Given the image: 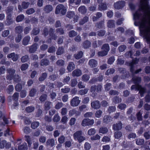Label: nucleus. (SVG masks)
I'll return each mask as SVG.
<instances>
[{
  "label": "nucleus",
  "instance_id": "obj_25",
  "mask_svg": "<svg viewBox=\"0 0 150 150\" xmlns=\"http://www.w3.org/2000/svg\"><path fill=\"white\" fill-rule=\"evenodd\" d=\"M75 16V13L74 11H69L67 13V16L69 18H71Z\"/></svg>",
  "mask_w": 150,
  "mask_h": 150
},
{
  "label": "nucleus",
  "instance_id": "obj_58",
  "mask_svg": "<svg viewBox=\"0 0 150 150\" xmlns=\"http://www.w3.org/2000/svg\"><path fill=\"white\" fill-rule=\"evenodd\" d=\"M77 35V33L74 30H71L69 33V35L70 37H74Z\"/></svg>",
  "mask_w": 150,
  "mask_h": 150
},
{
  "label": "nucleus",
  "instance_id": "obj_30",
  "mask_svg": "<svg viewBox=\"0 0 150 150\" xmlns=\"http://www.w3.org/2000/svg\"><path fill=\"white\" fill-rule=\"evenodd\" d=\"M51 103L50 102H46L45 103V108L46 110H48L50 108V105Z\"/></svg>",
  "mask_w": 150,
  "mask_h": 150
},
{
  "label": "nucleus",
  "instance_id": "obj_28",
  "mask_svg": "<svg viewBox=\"0 0 150 150\" xmlns=\"http://www.w3.org/2000/svg\"><path fill=\"white\" fill-rule=\"evenodd\" d=\"M108 129L106 127H102L100 128L99 132L103 134H105L108 132Z\"/></svg>",
  "mask_w": 150,
  "mask_h": 150
},
{
  "label": "nucleus",
  "instance_id": "obj_27",
  "mask_svg": "<svg viewBox=\"0 0 150 150\" xmlns=\"http://www.w3.org/2000/svg\"><path fill=\"white\" fill-rule=\"evenodd\" d=\"M90 42L88 41H86L83 44L82 46L84 48H87L90 46Z\"/></svg>",
  "mask_w": 150,
  "mask_h": 150
},
{
  "label": "nucleus",
  "instance_id": "obj_55",
  "mask_svg": "<svg viewBox=\"0 0 150 150\" xmlns=\"http://www.w3.org/2000/svg\"><path fill=\"white\" fill-rule=\"evenodd\" d=\"M28 65L27 64H24L22 65L21 67L22 71H24L28 67Z\"/></svg>",
  "mask_w": 150,
  "mask_h": 150
},
{
  "label": "nucleus",
  "instance_id": "obj_47",
  "mask_svg": "<svg viewBox=\"0 0 150 150\" xmlns=\"http://www.w3.org/2000/svg\"><path fill=\"white\" fill-rule=\"evenodd\" d=\"M23 28L21 26L17 27L16 28V31L18 33H20L22 31Z\"/></svg>",
  "mask_w": 150,
  "mask_h": 150
},
{
  "label": "nucleus",
  "instance_id": "obj_57",
  "mask_svg": "<svg viewBox=\"0 0 150 150\" xmlns=\"http://www.w3.org/2000/svg\"><path fill=\"white\" fill-rule=\"evenodd\" d=\"M36 92V91L35 89H32L30 92V96H33Z\"/></svg>",
  "mask_w": 150,
  "mask_h": 150
},
{
  "label": "nucleus",
  "instance_id": "obj_39",
  "mask_svg": "<svg viewBox=\"0 0 150 150\" xmlns=\"http://www.w3.org/2000/svg\"><path fill=\"white\" fill-rule=\"evenodd\" d=\"M13 89L14 88L13 86V85H10L8 87L7 92L9 93H10L13 91Z\"/></svg>",
  "mask_w": 150,
  "mask_h": 150
},
{
  "label": "nucleus",
  "instance_id": "obj_31",
  "mask_svg": "<svg viewBox=\"0 0 150 150\" xmlns=\"http://www.w3.org/2000/svg\"><path fill=\"white\" fill-rule=\"evenodd\" d=\"M114 22L113 20H110L107 23V26L110 28H111L114 26Z\"/></svg>",
  "mask_w": 150,
  "mask_h": 150
},
{
  "label": "nucleus",
  "instance_id": "obj_18",
  "mask_svg": "<svg viewBox=\"0 0 150 150\" xmlns=\"http://www.w3.org/2000/svg\"><path fill=\"white\" fill-rule=\"evenodd\" d=\"M78 11L82 14L85 13L87 11V9L85 6H80L78 9Z\"/></svg>",
  "mask_w": 150,
  "mask_h": 150
},
{
  "label": "nucleus",
  "instance_id": "obj_19",
  "mask_svg": "<svg viewBox=\"0 0 150 150\" xmlns=\"http://www.w3.org/2000/svg\"><path fill=\"white\" fill-rule=\"evenodd\" d=\"M122 128V124L121 122L118 124H115L113 125V128L114 129L117 130H119Z\"/></svg>",
  "mask_w": 150,
  "mask_h": 150
},
{
  "label": "nucleus",
  "instance_id": "obj_42",
  "mask_svg": "<svg viewBox=\"0 0 150 150\" xmlns=\"http://www.w3.org/2000/svg\"><path fill=\"white\" fill-rule=\"evenodd\" d=\"M34 108L33 106H29L26 108V110L28 112H31L34 110Z\"/></svg>",
  "mask_w": 150,
  "mask_h": 150
},
{
  "label": "nucleus",
  "instance_id": "obj_24",
  "mask_svg": "<svg viewBox=\"0 0 150 150\" xmlns=\"http://www.w3.org/2000/svg\"><path fill=\"white\" fill-rule=\"evenodd\" d=\"M107 8V6L106 4L103 3L99 5L98 8L99 10L102 11L106 10Z\"/></svg>",
  "mask_w": 150,
  "mask_h": 150
},
{
  "label": "nucleus",
  "instance_id": "obj_35",
  "mask_svg": "<svg viewBox=\"0 0 150 150\" xmlns=\"http://www.w3.org/2000/svg\"><path fill=\"white\" fill-rule=\"evenodd\" d=\"M24 18V17L23 15H21L18 16L16 18V21L17 22H19L22 21Z\"/></svg>",
  "mask_w": 150,
  "mask_h": 150
},
{
  "label": "nucleus",
  "instance_id": "obj_23",
  "mask_svg": "<svg viewBox=\"0 0 150 150\" xmlns=\"http://www.w3.org/2000/svg\"><path fill=\"white\" fill-rule=\"evenodd\" d=\"M122 4L121 1L117 2L114 4V7L116 9H119L121 8Z\"/></svg>",
  "mask_w": 150,
  "mask_h": 150
},
{
  "label": "nucleus",
  "instance_id": "obj_63",
  "mask_svg": "<svg viewBox=\"0 0 150 150\" xmlns=\"http://www.w3.org/2000/svg\"><path fill=\"white\" fill-rule=\"evenodd\" d=\"M22 86L19 83H18L15 87L16 90L17 91H20L22 89Z\"/></svg>",
  "mask_w": 150,
  "mask_h": 150
},
{
  "label": "nucleus",
  "instance_id": "obj_43",
  "mask_svg": "<svg viewBox=\"0 0 150 150\" xmlns=\"http://www.w3.org/2000/svg\"><path fill=\"white\" fill-rule=\"evenodd\" d=\"M107 52H105L103 50L100 52H99L98 53V56H103L106 55L107 54Z\"/></svg>",
  "mask_w": 150,
  "mask_h": 150
},
{
  "label": "nucleus",
  "instance_id": "obj_32",
  "mask_svg": "<svg viewBox=\"0 0 150 150\" xmlns=\"http://www.w3.org/2000/svg\"><path fill=\"white\" fill-rule=\"evenodd\" d=\"M39 125V123L38 122H34L31 124V127L33 129H35L38 127Z\"/></svg>",
  "mask_w": 150,
  "mask_h": 150
},
{
  "label": "nucleus",
  "instance_id": "obj_51",
  "mask_svg": "<svg viewBox=\"0 0 150 150\" xmlns=\"http://www.w3.org/2000/svg\"><path fill=\"white\" fill-rule=\"evenodd\" d=\"M144 140L142 139H138L136 141V144L139 145L143 144L144 142Z\"/></svg>",
  "mask_w": 150,
  "mask_h": 150
},
{
  "label": "nucleus",
  "instance_id": "obj_37",
  "mask_svg": "<svg viewBox=\"0 0 150 150\" xmlns=\"http://www.w3.org/2000/svg\"><path fill=\"white\" fill-rule=\"evenodd\" d=\"M96 133V130L93 128H91L88 130V134L89 135H91L94 134Z\"/></svg>",
  "mask_w": 150,
  "mask_h": 150
},
{
  "label": "nucleus",
  "instance_id": "obj_61",
  "mask_svg": "<svg viewBox=\"0 0 150 150\" xmlns=\"http://www.w3.org/2000/svg\"><path fill=\"white\" fill-rule=\"evenodd\" d=\"M28 56L25 55L22 57L21 58V61L23 62H26L28 60Z\"/></svg>",
  "mask_w": 150,
  "mask_h": 150
},
{
  "label": "nucleus",
  "instance_id": "obj_44",
  "mask_svg": "<svg viewBox=\"0 0 150 150\" xmlns=\"http://www.w3.org/2000/svg\"><path fill=\"white\" fill-rule=\"evenodd\" d=\"M82 80L84 81H87L89 79L90 77L88 75L84 74L82 76Z\"/></svg>",
  "mask_w": 150,
  "mask_h": 150
},
{
  "label": "nucleus",
  "instance_id": "obj_15",
  "mask_svg": "<svg viewBox=\"0 0 150 150\" xmlns=\"http://www.w3.org/2000/svg\"><path fill=\"white\" fill-rule=\"evenodd\" d=\"M30 37L29 36H26L24 37L22 43L24 45H27L28 44L30 40Z\"/></svg>",
  "mask_w": 150,
  "mask_h": 150
},
{
  "label": "nucleus",
  "instance_id": "obj_64",
  "mask_svg": "<svg viewBox=\"0 0 150 150\" xmlns=\"http://www.w3.org/2000/svg\"><path fill=\"white\" fill-rule=\"evenodd\" d=\"M47 95L44 94L42 95L40 98V100L41 101H44L46 99Z\"/></svg>",
  "mask_w": 150,
  "mask_h": 150
},
{
  "label": "nucleus",
  "instance_id": "obj_48",
  "mask_svg": "<svg viewBox=\"0 0 150 150\" xmlns=\"http://www.w3.org/2000/svg\"><path fill=\"white\" fill-rule=\"evenodd\" d=\"M63 104L62 103L58 102L55 106V108L57 109H59L62 108L63 106Z\"/></svg>",
  "mask_w": 150,
  "mask_h": 150
},
{
  "label": "nucleus",
  "instance_id": "obj_26",
  "mask_svg": "<svg viewBox=\"0 0 150 150\" xmlns=\"http://www.w3.org/2000/svg\"><path fill=\"white\" fill-rule=\"evenodd\" d=\"M47 144L49 145L52 146L55 145L54 140L53 139L48 140L46 142Z\"/></svg>",
  "mask_w": 150,
  "mask_h": 150
},
{
  "label": "nucleus",
  "instance_id": "obj_14",
  "mask_svg": "<svg viewBox=\"0 0 150 150\" xmlns=\"http://www.w3.org/2000/svg\"><path fill=\"white\" fill-rule=\"evenodd\" d=\"M53 10V7L50 5H47L44 8V10L47 13H48Z\"/></svg>",
  "mask_w": 150,
  "mask_h": 150
},
{
  "label": "nucleus",
  "instance_id": "obj_49",
  "mask_svg": "<svg viewBox=\"0 0 150 150\" xmlns=\"http://www.w3.org/2000/svg\"><path fill=\"white\" fill-rule=\"evenodd\" d=\"M65 139V137L64 136H62L58 138V141L60 143L62 144L64 142Z\"/></svg>",
  "mask_w": 150,
  "mask_h": 150
},
{
  "label": "nucleus",
  "instance_id": "obj_62",
  "mask_svg": "<svg viewBox=\"0 0 150 150\" xmlns=\"http://www.w3.org/2000/svg\"><path fill=\"white\" fill-rule=\"evenodd\" d=\"M77 81L76 79H74L71 81V86L72 87H74L77 84Z\"/></svg>",
  "mask_w": 150,
  "mask_h": 150
},
{
  "label": "nucleus",
  "instance_id": "obj_53",
  "mask_svg": "<svg viewBox=\"0 0 150 150\" xmlns=\"http://www.w3.org/2000/svg\"><path fill=\"white\" fill-rule=\"evenodd\" d=\"M110 140V139L109 137L107 136H104L102 138V141L105 142H109Z\"/></svg>",
  "mask_w": 150,
  "mask_h": 150
},
{
  "label": "nucleus",
  "instance_id": "obj_38",
  "mask_svg": "<svg viewBox=\"0 0 150 150\" xmlns=\"http://www.w3.org/2000/svg\"><path fill=\"white\" fill-rule=\"evenodd\" d=\"M82 55L83 52L81 51H80L76 54H75L74 57L76 59H79L82 57Z\"/></svg>",
  "mask_w": 150,
  "mask_h": 150
},
{
  "label": "nucleus",
  "instance_id": "obj_60",
  "mask_svg": "<svg viewBox=\"0 0 150 150\" xmlns=\"http://www.w3.org/2000/svg\"><path fill=\"white\" fill-rule=\"evenodd\" d=\"M47 75L46 73H44L40 77L39 79L40 81H42L45 79Z\"/></svg>",
  "mask_w": 150,
  "mask_h": 150
},
{
  "label": "nucleus",
  "instance_id": "obj_10",
  "mask_svg": "<svg viewBox=\"0 0 150 150\" xmlns=\"http://www.w3.org/2000/svg\"><path fill=\"white\" fill-rule=\"evenodd\" d=\"M91 106L94 109H97L100 107V104L98 101H94L91 103Z\"/></svg>",
  "mask_w": 150,
  "mask_h": 150
},
{
  "label": "nucleus",
  "instance_id": "obj_54",
  "mask_svg": "<svg viewBox=\"0 0 150 150\" xmlns=\"http://www.w3.org/2000/svg\"><path fill=\"white\" fill-rule=\"evenodd\" d=\"M9 31L8 30H6L4 31L2 35L3 37H7L9 34Z\"/></svg>",
  "mask_w": 150,
  "mask_h": 150
},
{
  "label": "nucleus",
  "instance_id": "obj_16",
  "mask_svg": "<svg viewBox=\"0 0 150 150\" xmlns=\"http://www.w3.org/2000/svg\"><path fill=\"white\" fill-rule=\"evenodd\" d=\"M112 120L111 117L109 116H105L103 119V122L104 123H108L111 122Z\"/></svg>",
  "mask_w": 150,
  "mask_h": 150
},
{
  "label": "nucleus",
  "instance_id": "obj_59",
  "mask_svg": "<svg viewBox=\"0 0 150 150\" xmlns=\"http://www.w3.org/2000/svg\"><path fill=\"white\" fill-rule=\"evenodd\" d=\"M35 12L34 10L32 8H31L28 10L26 11V13L30 15L32 14Z\"/></svg>",
  "mask_w": 150,
  "mask_h": 150
},
{
  "label": "nucleus",
  "instance_id": "obj_41",
  "mask_svg": "<svg viewBox=\"0 0 150 150\" xmlns=\"http://www.w3.org/2000/svg\"><path fill=\"white\" fill-rule=\"evenodd\" d=\"M115 72V70L114 69L111 68L108 69L106 72L105 74L108 75L109 74H113Z\"/></svg>",
  "mask_w": 150,
  "mask_h": 150
},
{
  "label": "nucleus",
  "instance_id": "obj_40",
  "mask_svg": "<svg viewBox=\"0 0 150 150\" xmlns=\"http://www.w3.org/2000/svg\"><path fill=\"white\" fill-rule=\"evenodd\" d=\"M64 52V49L62 47H59L58 49L56 54L58 55H60Z\"/></svg>",
  "mask_w": 150,
  "mask_h": 150
},
{
  "label": "nucleus",
  "instance_id": "obj_36",
  "mask_svg": "<svg viewBox=\"0 0 150 150\" xmlns=\"http://www.w3.org/2000/svg\"><path fill=\"white\" fill-rule=\"evenodd\" d=\"M60 120V117L58 114L55 115L53 119V120L54 122H58Z\"/></svg>",
  "mask_w": 150,
  "mask_h": 150
},
{
  "label": "nucleus",
  "instance_id": "obj_17",
  "mask_svg": "<svg viewBox=\"0 0 150 150\" xmlns=\"http://www.w3.org/2000/svg\"><path fill=\"white\" fill-rule=\"evenodd\" d=\"M38 48V45L34 44L31 46L30 48L29 52L31 53L34 52L37 50Z\"/></svg>",
  "mask_w": 150,
  "mask_h": 150
},
{
  "label": "nucleus",
  "instance_id": "obj_7",
  "mask_svg": "<svg viewBox=\"0 0 150 150\" xmlns=\"http://www.w3.org/2000/svg\"><path fill=\"white\" fill-rule=\"evenodd\" d=\"M7 72L8 73L7 76V79L10 80L13 79L14 74L15 72V70L9 69L8 70Z\"/></svg>",
  "mask_w": 150,
  "mask_h": 150
},
{
  "label": "nucleus",
  "instance_id": "obj_13",
  "mask_svg": "<svg viewBox=\"0 0 150 150\" xmlns=\"http://www.w3.org/2000/svg\"><path fill=\"white\" fill-rule=\"evenodd\" d=\"M81 0H69V5H78L81 2Z\"/></svg>",
  "mask_w": 150,
  "mask_h": 150
},
{
  "label": "nucleus",
  "instance_id": "obj_29",
  "mask_svg": "<svg viewBox=\"0 0 150 150\" xmlns=\"http://www.w3.org/2000/svg\"><path fill=\"white\" fill-rule=\"evenodd\" d=\"M25 140L27 142L28 146L29 147H30L31 146L32 144V142L30 140V137L28 136H25Z\"/></svg>",
  "mask_w": 150,
  "mask_h": 150
},
{
  "label": "nucleus",
  "instance_id": "obj_1",
  "mask_svg": "<svg viewBox=\"0 0 150 150\" xmlns=\"http://www.w3.org/2000/svg\"><path fill=\"white\" fill-rule=\"evenodd\" d=\"M140 10L144 15L141 14L139 11L134 14V19L140 20L138 22L135 21L134 24L139 26L141 34L150 44V9L147 0H140Z\"/></svg>",
  "mask_w": 150,
  "mask_h": 150
},
{
  "label": "nucleus",
  "instance_id": "obj_50",
  "mask_svg": "<svg viewBox=\"0 0 150 150\" xmlns=\"http://www.w3.org/2000/svg\"><path fill=\"white\" fill-rule=\"evenodd\" d=\"M19 97V93H15L13 96V99L16 101L18 100Z\"/></svg>",
  "mask_w": 150,
  "mask_h": 150
},
{
  "label": "nucleus",
  "instance_id": "obj_11",
  "mask_svg": "<svg viewBox=\"0 0 150 150\" xmlns=\"http://www.w3.org/2000/svg\"><path fill=\"white\" fill-rule=\"evenodd\" d=\"M82 74L81 71L78 69L74 70L72 73V75L74 76H79L81 75Z\"/></svg>",
  "mask_w": 150,
  "mask_h": 150
},
{
  "label": "nucleus",
  "instance_id": "obj_20",
  "mask_svg": "<svg viewBox=\"0 0 150 150\" xmlns=\"http://www.w3.org/2000/svg\"><path fill=\"white\" fill-rule=\"evenodd\" d=\"M18 150H27V144L26 143H24L22 145L18 146Z\"/></svg>",
  "mask_w": 150,
  "mask_h": 150
},
{
  "label": "nucleus",
  "instance_id": "obj_34",
  "mask_svg": "<svg viewBox=\"0 0 150 150\" xmlns=\"http://www.w3.org/2000/svg\"><path fill=\"white\" fill-rule=\"evenodd\" d=\"M88 89L87 88H85L84 89H82L80 90L79 91V94L81 95H84L88 92Z\"/></svg>",
  "mask_w": 150,
  "mask_h": 150
},
{
  "label": "nucleus",
  "instance_id": "obj_22",
  "mask_svg": "<svg viewBox=\"0 0 150 150\" xmlns=\"http://www.w3.org/2000/svg\"><path fill=\"white\" fill-rule=\"evenodd\" d=\"M102 49L105 52H107L108 53L110 50V47L109 45L108 44L103 45L102 48Z\"/></svg>",
  "mask_w": 150,
  "mask_h": 150
},
{
  "label": "nucleus",
  "instance_id": "obj_8",
  "mask_svg": "<svg viewBox=\"0 0 150 150\" xmlns=\"http://www.w3.org/2000/svg\"><path fill=\"white\" fill-rule=\"evenodd\" d=\"M11 146L10 143H7V142L4 140L0 142V148H3L5 147L6 148H9Z\"/></svg>",
  "mask_w": 150,
  "mask_h": 150
},
{
  "label": "nucleus",
  "instance_id": "obj_45",
  "mask_svg": "<svg viewBox=\"0 0 150 150\" xmlns=\"http://www.w3.org/2000/svg\"><path fill=\"white\" fill-rule=\"evenodd\" d=\"M49 63V61L47 59H43L41 61V65H47Z\"/></svg>",
  "mask_w": 150,
  "mask_h": 150
},
{
  "label": "nucleus",
  "instance_id": "obj_52",
  "mask_svg": "<svg viewBox=\"0 0 150 150\" xmlns=\"http://www.w3.org/2000/svg\"><path fill=\"white\" fill-rule=\"evenodd\" d=\"M100 137L98 134H96L95 136H94L91 137V140H97L100 139Z\"/></svg>",
  "mask_w": 150,
  "mask_h": 150
},
{
  "label": "nucleus",
  "instance_id": "obj_2",
  "mask_svg": "<svg viewBox=\"0 0 150 150\" xmlns=\"http://www.w3.org/2000/svg\"><path fill=\"white\" fill-rule=\"evenodd\" d=\"M67 9V7L63 5L59 4L56 8L55 13L57 14L61 13L63 15H64L66 13Z\"/></svg>",
  "mask_w": 150,
  "mask_h": 150
},
{
  "label": "nucleus",
  "instance_id": "obj_5",
  "mask_svg": "<svg viewBox=\"0 0 150 150\" xmlns=\"http://www.w3.org/2000/svg\"><path fill=\"white\" fill-rule=\"evenodd\" d=\"M94 121L93 120L85 119L82 121L81 125L83 126H89L93 125Z\"/></svg>",
  "mask_w": 150,
  "mask_h": 150
},
{
  "label": "nucleus",
  "instance_id": "obj_21",
  "mask_svg": "<svg viewBox=\"0 0 150 150\" xmlns=\"http://www.w3.org/2000/svg\"><path fill=\"white\" fill-rule=\"evenodd\" d=\"M75 68V65L73 63L70 62L69 63L67 67V69L69 71H72Z\"/></svg>",
  "mask_w": 150,
  "mask_h": 150
},
{
  "label": "nucleus",
  "instance_id": "obj_6",
  "mask_svg": "<svg viewBox=\"0 0 150 150\" xmlns=\"http://www.w3.org/2000/svg\"><path fill=\"white\" fill-rule=\"evenodd\" d=\"M135 88L136 89L137 88L138 90H139V92L141 96H142L143 94L145 92V89L142 88V87L139 85H133L131 87L132 90L133 89Z\"/></svg>",
  "mask_w": 150,
  "mask_h": 150
},
{
  "label": "nucleus",
  "instance_id": "obj_4",
  "mask_svg": "<svg viewBox=\"0 0 150 150\" xmlns=\"http://www.w3.org/2000/svg\"><path fill=\"white\" fill-rule=\"evenodd\" d=\"M81 100L78 97L76 96L73 98L71 100L70 104L71 106L73 107H76L80 104Z\"/></svg>",
  "mask_w": 150,
  "mask_h": 150
},
{
  "label": "nucleus",
  "instance_id": "obj_56",
  "mask_svg": "<svg viewBox=\"0 0 150 150\" xmlns=\"http://www.w3.org/2000/svg\"><path fill=\"white\" fill-rule=\"evenodd\" d=\"M88 17L86 16L84 17L83 19L80 21L79 23L80 24H83L87 22L88 20Z\"/></svg>",
  "mask_w": 150,
  "mask_h": 150
},
{
  "label": "nucleus",
  "instance_id": "obj_33",
  "mask_svg": "<svg viewBox=\"0 0 150 150\" xmlns=\"http://www.w3.org/2000/svg\"><path fill=\"white\" fill-rule=\"evenodd\" d=\"M102 113V112L100 110H97L95 114V117L97 118H100Z\"/></svg>",
  "mask_w": 150,
  "mask_h": 150
},
{
  "label": "nucleus",
  "instance_id": "obj_46",
  "mask_svg": "<svg viewBox=\"0 0 150 150\" xmlns=\"http://www.w3.org/2000/svg\"><path fill=\"white\" fill-rule=\"evenodd\" d=\"M122 133L121 132L117 131L115 134V137L116 138L118 139L121 137Z\"/></svg>",
  "mask_w": 150,
  "mask_h": 150
},
{
  "label": "nucleus",
  "instance_id": "obj_12",
  "mask_svg": "<svg viewBox=\"0 0 150 150\" xmlns=\"http://www.w3.org/2000/svg\"><path fill=\"white\" fill-rule=\"evenodd\" d=\"M88 64L91 67H94L97 66V62L94 59H91L89 61Z\"/></svg>",
  "mask_w": 150,
  "mask_h": 150
},
{
  "label": "nucleus",
  "instance_id": "obj_3",
  "mask_svg": "<svg viewBox=\"0 0 150 150\" xmlns=\"http://www.w3.org/2000/svg\"><path fill=\"white\" fill-rule=\"evenodd\" d=\"M82 132L81 131H78L74 134V139L78 141L80 143L85 139V137L82 135Z\"/></svg>",
  "mask_w": 150,
  "mask_h": 150
},
{
  "label": "nucleus",
  "instance_id": "obj_9",
  "mask_svg": "<svg viewBox=\"0 0 150 150\" xmlns=\"http://www.w3.org/2000/svg\"><path fill=\"white\" fill-rule=\"evenodd\" d=\"M12 10H11L10 11L8 10H7L6 11L7 13V23H6V25H8L11 24L13 22V20L11 18V11Z\"/></svg>",
  "mask_w": 150,
  "mask_h": 150
}]
</instances>
